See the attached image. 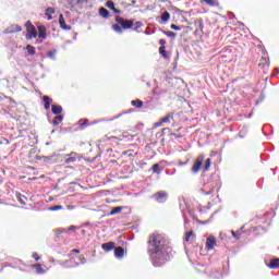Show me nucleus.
I'll return each mask as SVG.
<instances>
[{"label":"nucleus","mask_w":279,"mask_h":279,"mask_svg":"<svg viewBox=\"0 0 279 279\" xmlns=\"http://www.w3.org/2000/svg\"><path fill=\"white\" fill-rule=\"evenodd\" d=\"M204 1V3H206L207 5H210L211 8H217V5H219V2L217 0H202Z\"/></svg>","instance_id":"4be33fe9"},{"label":"nucleus","mask_w":279,"mask_h":279,"mask_svg":"<svg viewBox=\"0 0 279 279\" xmlns=\"http://www.w3.org/2000/svg\"><path fill=\"white\" fill-rule=\"evenodd\" d=\"M162 120H160L159 122H156L155 123V128H161L162 126Z\"/></svg>","instance_id":"79ce46f5"},{"label":"nucleus","mask_w":279,"mask_h":279,"mask_svg":"<svg viewBox=\"0 0 279 279\" xmlns=\"http://www.w3.org/2000/svg\"><path fill=\"white\" fill-rule=\"evenodd\" d=\"M56 156V155H53ZM53 156H50V157H46L48 160H51L53 158Z\"/></svg>","instance_id":"680f3d73"},{"label":"nucleus","mask_w":279,"mask_h":279,"mask_svg":"<svg viewBox=\"0 0 279 279\" xmlns=\"http://www.w3.org/2000/svg\"><path fill=\"white\" fill-rule=\"evenodd\" d=\"M147 252L155 267H162L171 260L169 240L160 233H153L147 242Z\"/></svg>","instance_id":"f257e3e1"},{"label":"nucleus","mask_w":279,"mask_h":279,"mask_svg":"<svg viewBox=\"0 0 279 279\" xmlns=\"http://www.w3.org/2000/svg\"><path fill=\"white\" fill-rule=\"evenodd\" d=\"M258 66L259 69H265V63H259Z\"/></svg>","instance_id":"603ef678"},{"label":"nucleus","mask_w":279,"mask_h":279,"mask_svg":"<svg viewBox=\"0 0 279 279\" xmlns=\"http://www.w3.org/2000/svg\"><path fill=\"white\" fill-rule=\"evenodd\" d=\"M201 223H202L203 226H206V223H210V220L202 221Z\"/></svg>","instance_id":"864d4df0"},{"label":"nucleus","mask_w":279,"mask_h":279,"mask_svg":"<svg viewBox=\"0 0 279 279\" xmlns=\"http://www.w3.org/2000/svg\"><path fill=\"white\" fill-rule=\"evenodd\" d=\"M62 205H54V206H50L48 208V210H50L51 213L56 211V210H62Z\"/></svg>","instance_id":"c756f323"},{"label":"nucleus","mask_w":279,"mask_h":279,"mask_svg":"<svg viewBox=\"0 0 279 279\" xmlns=\"http://www.w3.org/2000/svg\"><path fill=\"white\" fill-rule=\"evenodd\" d=\"M135 27H134V32H140L138 29H141V27H143L142 22H135Z\"/></svg>","instance_id":"c9c22d12"},{"label":"nucleus","mask_w":279,"mask_h":279,"mask_svg":"<svg viewBox=\"0 0 279 279\" xmlns=\"http://www.w3.org/2000/svg\"><path fill=\"white\" fill-rule=\"evenodd\" d=\"M10 104H16V101H14V99L10 98Z\"/></svg>","instance_id":"bf43d9fd"},{"label":"nucleus","mask_w":279,"mask_h":279,"mask_svg":"<svg viewBox=\"0 0 279 279\" xmlns=\"http://www.w3.org/2000/svg\"><path fill=\"white\" fill-rule=\"evenodd\" d=\"M114 119H119V116H117L116 118H111V121H114Z\"/></svg>","instance_id":"69168bd1"},{"label":"nucleus","mask_w":279,"mask_h":279,"mask_svg":"<svg viewBox=\"0 0 279 279\" xmlns=\"http://www.w3.org/2000/svg\"><path fill=\"white\" fill-rule=\"evenodd\" d=\"M210 277L214 279H219V278H221V272H219V270L215 269L214 271H211Z\"/></svg>","instance_id":"c85d7f7f"},{"label":"nucleus","mask_w":279,"mask_h":279,"mask_svg":"<svg viewBox=\"0 0 279 279\" xmlns=\"http://www.w3.org/2000/svg\"><path fill=\"white\" fill-rule=\"evenodd\" d=\"M64 232H68V230L64 229V228H59V229L56 230L57 235L64 234Z\"/></svg>","instance_id":"e433bc0d"},{"label":"nucleus","mask_w":279,"mask_h":279,"mask_svg":"<svg viewBox=\"0 0 279 279\" xmlns=\"http://www.w3.org/2000/svg\"><path fill=\"white\" fill-rule=\"evenodd\" d=\"M205 195H210V192H206Z\"/></svg>","instance_id":"338daca9"},{"label":"nucleus","mask_w":279,"mask_h":279,"mask_svg":"<svg viewBox=\"0 0 279 279\" xmlns=\"http://www.w3.org/2000/svg\"><path fill=\"white\" fill-rule=\"evenodd\" d=\"M167 93H169V90L167 89H155L154 94L155 95H167Z\"/></svg>","instance_id":"7c9ffc66"},{"label":"nucleus","mask_w":279,"mask_h":279,"mask_svg":"<svg viewBox=\"0 0 279 279\" xmlns=\"http://www.w3.org/2000/svg\"><path fill=\"white\" fill-rule=\"evenodd\" d=\"M81 265H86V259L84 257L81 259Z\"/></svg>","instance_id":"3c124183"},{"label":"nucleus","mask_w":279,"mask_h":279,"mask_svg":"<svg viewBox=\"0 0 279 279\" xmlns=\"http://www.w3.org/2000/svg\"><path fill=\"white\" fill-rule=\"evenodd\" d=\"M26 27V40H32L33 38H38V31L36 29V26L32 24V22L27 21L25 24Z\"/></svg>","instance_id":"7ed1b4c3"},{"label":"nucleus","mask_w":279,"mask_h":279,"mask_svg":"<svg viewBox=\"0 0 279 279\" xmlns=\"http://www.w3.org/2000/svg\"><path fill=\"white\" fill-rule=\"evenodd\" d=\"M19 32H23V27H21L19 24H12L5 28L2 34H16Z\"/></svg>","instance_id":"423d86ee"},{"label":"nucleus","mask_w":279,"mask_h":279,"mask_svg":"<svg viewBox=\"0 0 279 279\" xmlns=\"http://www.w3.org/2000/svg\"><path fill=\"white\" fill-rule=\"evenodd\" d=\"M106 8H108L109 10H112L113 14H121V10L117 9V7L114 5V2H112V0H108L106 2Z\"/></svg>","instance_id":"9d476101"},{"label":"nucleus","mask_w":279,"mask_h":279,"mask_svg":"<svg viewBox=\"0 0 279 279\" xmlns=\"http://www.w3.org/2000/svg\"><path fill=\"white\" fill-rule=\"evenodd\" d=\"M150 171H153V173H157V174L162 173V169H160V163H155V165L150 168Z\"/></svg>","instance_id":"6ab92c4d"},{"label":"nucleus","mask_w":279,"mask_h":279,"mask_svg":"<svg viewBox=\"0 0 279 279\" xmlns=\"http://www.w3.org/2000/svg\"><path fill=\"white\" fill-rule=\"evenodd\" d=\"M210 163H211L210 158H207L205 161V165H208L210 167Z\"/></svg>","instance_id":"de8ad7c7"},{"label":"nucleus","mask_w":279,"mask_h":279,"mask_svg":"<svg viewBox=\"0 0 279 279\" xmlns=\"http://www.w3.org/2000/svg\"><path fill=\"white\" fill-rule=\"evenodd\" d=\"M77 157H66V155H64V162L65 165H71L73 162H76Z\"/></svg>","instance_id":"393cba45"},{"label":"nucleus","mask_w":279,"mask_h":279,"mask_svg":"<svg viewBox=\"0 0 279 279\" xmlns=\"http://www.w3.org/2000/svg\"><path fill=\"white\" fill-rule=\"evenodd\" d=\"M162 34H165V36H168V38H177L178 34L173 33L171 31H162Z\"/></svg>","instance_id":"bb28decb"},{"label":"nucleus","mask_w":279,"mask_h":279,"mask_svg":"<svg viewBox=\"0 0 279 279\" xmlns=\"http://www.w3.org/2000/svg\"><path fill=\"white\" fill-rule=\"evenodd\" d=\"M20 204H22L23 206H25V201H22V199L20 198Z\"/></svg>","instance_id":"4d7b16f0"},{"label":"nucleus","mask_w":279,"mask_h":279,"mask_svg":"<svg viewBox=\"0 0 279 279\" xmlns=\"http://www.w3.org/2000/svg\"><path fill=\"white\" fill-rule=\"evenodd\" d=\"M75 226H70L69 229H68V232L71 231V230H75Z\"/></svg>","instance_id":"8fccbe9b"},{"label":"nucleus","mask_w":279,"mask_h":279,"mask_svg":"<svg viewBox=\"0 0 279 279\" xmlns=\"http://www.w3.org/2000/svg\"><path fill=\"white\" fill-rule=\"evenodd\" d=\"M169 19H171V13H169V11H165L161 14V21L162 23H167L169 21Z\"/></svg>","instance_id":"412c9836"},{"label":"nucleus","mask_w":279,"mask_h":279,"mask_svg":"<svg viewBox=\"0 0 279 279\" xmlns=\"http://www.w3.org/2000/svg\"><path fill=\"white\" fill-rule=\"evenodd\" d=\"M202 165H204V157L199 155L192 167V173H199Z\"/></svg>","instance_id":"39448f33"},{"label":"nucleus","mask_w":279,"mask_h":279,"mask_svg":"<svg viewBox=\"0 0 279 279\" xmlns=\"http://www.w3.org/2000/svg\"><path fill=\"white\" fill-rule=\"evenodd\" d=\"M44 101V108L45 110H49L51 108V102L53 101L49 96H44L43 97Z\"/></svg>","instance_id":"4468645a"},{"label":"nucleus","mask_w":279,"mask_h":279,"mask_svg":"<svg viewBox=\"0 0 279 279\" xmlns=\"http://www.w3.org/2000/svg\"><path fill=\"white\" fill-rule=\"evenodd\" d=\"M275 71H276L277 75H279V69L276 68Z\"/></svg>","instance_id":"052dcab7"},{"label":"nucleus","mask_w":279,"mask_h":279,"mask_svg":"<svg viewBox=\"0 0 279 279\" xmlns=\"http://www.w3.org/2000/svg\"><path fill=\"white\" fill-rule=\"evenodd\" d=\"M170 136H173L174 138H182V135H178L175 133H171Z\"/></svg>","instance_id":"c03bdc74"},{"label":"nucleus","mask_w":279,"mask_h":279,"mask_svg":"<svg viewBox=\"0 0 279 279\" xmlns=\"http://www.w3.org/2000/svg\"><path fill=\"white\" fill-rule=\"evenodd\" d=\"M116 23L112 29L116 34H123V29H132L134 27V20H125L121 16H116Z\"/></svg>","instance_id":"f03ea898"},{"label":"nucleus","mask_w":279,"mask_h":279,"mask_svg":"<svg viewBox=\"0 0 279 279\" xmlns=\"http://www.w3.org/2000/svg\"><path fill=\"white\" fill-rule=\"evenodd\" d=\"M69 157H70V158H77V153L72 151V153L65 155V158H69Z\"/></svg>","instance_id":"58836bf2"},{"label":"nucleus","mask_w":279,"mask_h":279,"mask_svg":"<svg viewBox=\"0 0 279 279\" xmlns=\"http://www.w3.org/2000/svg\"><path fill=\"white\" fill-rule=\"evenodd\" d=\"M98 13L102 19H109L110 16V11L104 7L99 8Z\"/></svg>","instance_id":"2eb2a0df"},{"label":"nucleus","mask_w":279,"mask_h":279,"mask_svg":"<svg viewBox=\"0 0 279 279\" xmlns=\"http://www.w3.org/2000/svg\"><path fill=\"white\" fill-rule=\"evenodd\" d=\"M161 123H169L171 120H173V113H168L166 117L161 118Z\"/></svg>","instance_id":"b1692460"},{"label":"nucleus","mask_w":279,"mask_h":279,"mask_svg":"<svg viewBox=\"0 0 279 279\" xmlns=\"http://www.w3.org/2000/svg\"><path fill=\"white\" fill-rule=\"evenodd\" d=\"M59 25L61 29H64V32H71V25H66V21L64 20V15H59Z\"/></svg>","instance_id":"6e6552de"},{"label":"nucleus","mask_w":279,"mask_h":279,"mask_svg":"<svg viewBox=\"0 0 279 279\" xmlns=\"http://www.w3.org/2000/svg\"><path fill=\"white\" fill-rule=\"evenodd\" d=\"M244 229H245V226L241 227L240 232H243Z\"/></svg>","instance_id":"e2e57ef3"},{"label":"nucleus","mask_w":279,"mask_h":279,"mask_svg":"<svg viewBox=\"0 0 279 279\" xmlns=\"http://www.w3.org/2000/svg\"><path fill=\"white\" fill-rule=\"evenodd\" d=\"M151 199H155L157 204H165L169 199V193L159 191L151 196Z\"/></svg>","instance_id":"20e7f679"},{"label":"nucleus","mask_w":279,"mask_h":279,"mask_svg":"<svg viewBox=\"0 0 279 279\" xmlns=\"http://www.w3.org/2000/svg\"><path fill=\"white\" fill-rule=\"evenodd\" d=\"M183 218H184V223H185V226H186V223H189V220H187L186 217H184V216H183Z\"/></svg>","instance_id":"13d9d810"},{"label":"nucleus","mask_w":279,"mask_h":279,"mask_svg":"<svg viewBox=\"0 0 279 279\" xmlns=\"http://www.w3.org/2000/svg\"><path fill=\"white\" fill-rule=\"evenodd\" d=\"M231 234L233 236V239H241V231H231Z\"/></svg>","instance_id":"2f4dec72"},{"label":"nucleus","mask_w":279,"mask_h":279,"mask_svg":"<svg viewBox=\"0 0 279 279\" xmlns=\"http://www.w3.org/2000/svg\"><path fill=\"white\" fill-rule=\"evenodd\" d=\"M210 169V166L208 163H205L204 171H208Z\"/></svg>","instance_id":"a18cd8bd"},{"label":"nucleus","mask_w":279,"mask_h":279,"mask_svg":"<svg viewBox=\"0 0 279 279\" xmlns=\"http://www.w3.org/2000/svg\"><path fill=\"white\" fill-rule=\"evenodd\" d=\"M170 29H174V32H180V29H182V27L175 25V24H171L170 25Z\"/></svg>","instance_id":"4c0bfd02"},{"label":"nucleus","mask_w":279,"mask_h":279,"mask_svg":"<svg viewBox=\"0 0 279 279\" xmlns=\"http://www.w3.org/2000/svg\"><path fill=\"white\" fill-rule=\"evenodd\" d=\"M124 254H125V250L122 246H118L114 248L116 258H123Z\"/></svg>","instance_id":"ddd939ff"},{"label":"nucleus","mask_w":279,"mask_h":279,"mask_svg":"<svg viewBox=\"0 0 279 279\" xmlns=\"http://www.w3.org/2000/svg\"><path fill=\"white\" fill-rule=\"evenodd\" d=\"M33 258L35 260H40V257L38 256V253H33Z\"/></svg>","instance_id":"a19ab883"},{"label":"nucleus","mask_w":279,"mask_h":279,"mask_svg":"<svg viewBox=\"0 0 279 279\" xmlns=\"http://www.w3.org/2000/svg\"><path fill=\"white\" fill-rule=\"evenodd\" d=\"M269 269H278L279 268V258L270 259L269 264H266Z\"/></svg>","instance_id":"f8f14e48"},{"label":"nucleus","mask_w":279,"mask_h":279,"mask_svg":"<svg viewBox=\"0 0 279 279\" xmlns=\"http://www.w3.org/2000/svg\"><path fill=\"white\" fill-rule=\"evenodd\" d=\"M122 210H123V207H121V206L113 207L111 209V211L109 213V217H112L114 215H119V213H121Z\"/></svg>","instance_id":"f3484780"},{"label":"nucleus","mask_w":279,"mask_h":279,"mask_svg":"<svg viewBox=\"0 0 279 279\" xmlns=\"http://www.w3.org/2000/svg\"><path fill=\"white\" fill-rule=\"evenodd\" d=\"M69 267H80V263H75V265Z\"/></svg>","instance_id":"6e6d98bb"},{"label":"nucleus","mask_w":279,"mask_h":279,"mask_svg":"<svg viewBox=\"0 0 279 279\" xmlns=\"http://www.w3.org/2000/svg\"><path fill=\"white\" fill-rule=\"evenodd\" d=\"M84 0H71L72 8H75V5H80V3H83Z\"/></svg>","instance_id":"f704fd0d"},{"label":"nucleus","mask_w":279,"mask_h":279,"mask_svg":"<svg viewBox=\"0 0 279 279\" xmlns=\"http://www.w3.org/2000/svg\"><path fill=\"white\" fill-rule=\"evenodd\" d=\"M78 123H80V125L84 126V125H87L88 120H86V119L85 120H80Z\"/></svg>","instance_id":"ea45409f"},{"label":"nucleus","mask_w":279,"mask_h":279,"mask_svg":"<svg viewBox=\"0 0 279 279\" xmlns=\"http://www.w3.org/2000/svg\"><path fill=\"white\" fill-rule=\"evenodd\" d=\"M101 247L104 252H112V250H114V242L102 243Z\"/></svg>","instance_id":"9b49d317"},{"label":"nucleus","mask_w":279,"mask_h":279,"mask_svg":"<svg viewBox=\"0 0 279 279\" xmlns=\"http://www.w3.org/2000/svg\"><path fill=\"white\" fill-rule=\"evenodd\" d=\"M193 236V231H189L185 233L184 241L189 242L191 241V238Z\"/></svg>","instance_id":"72a5a7b5"},{"label":"nucleus","mask_w":279,"mask_h":279,"mask_svg":"<svg viewBox=\"0 0 279 279\" xmlns=\"http://www.w3.org/2000/svg\"><path fill=\"white\" fill-rule=\"evenodd\" d=\"M57 53H58V50L52 49V50L47 52L46 57L49 58L50 60H56Z\"/></svg>","instance_id":"aec40b11"},{"label":"nucleus","mask_w":279,"mask_h":279,"mask_svg":"<svg viewBox=\"0 0 279 279\" xmlns=\"http://www.w3.org/2000/svg\"><path fill=\"white\" fill-rule=\"evenodd\" d=\"M47 16H48V17H47L48 21H51V20L53 19V16H52L51 14H48Z\"/></svg>","instance_id":"5fc2aeb1"},{"label":"nucleus","mask_w":279,"mask_h":279,"mask_svg":"<svg viewBox=\"0 0 279 279\" xmlns=\"http://www.w3.org/2000/svg\"><path fill=\"white\" fill-rule=\"evenodd\" d=\"M37 29H38V33H37L38 38H41L43 40L47 39V27H45V25H39Z\"/></svg>","instance_id":"1a4fd4ad"},{"label":"nucleus","mask_w":279,"mask_h":279,"mask_svg":"<svg viewBox=\"0 0 279 279\" xmlns=\"http://www.w3.org/2000/svg\"><path fill=\"white\" fill-rule=\"evenodd\" d=\"M180 166H181V167H184V162H181Z\"/></svg>","instance_id":"774afa93"},{"label":"nucleus","mask_w":279,"mask_h":279,"mask_svg":"<svg viewBox=\"0 0 279 279\" xmlns=\"http://www.w3.org/2000/svg\"><path fill=\"white\" fill-rule=\"evenodd\" d=\"M51 110H52V114H56V116L62 114V106L60 105H52Z\"/></svg>","instance_id":"dca6fc26"},{"label":"nucleus","mask_w":279,"mask_h":279,"mask_svg":"<svg viewBox=\"0 0 279 279\" xmlns=\"http://www.w3.org/2000/svg\"><path fill=\"white\" fill-rule=\"evenodd\" d=\"M159 53L165 59L169 58V54H167V48L165 46L159 47Z\"/></svg>","instance_id":"cd10ccee"},{"label":"nucleus","mask_w":279,"mask_h":279,"mask_svg":"<svg viewBox=\"0 0 279 279\" xmlns=\"http://www.w3.org/2000/svg\"><path fill=\"white\" fill-rule=\"evenodd\" d=\"M159 45H160L161 47H165V45H167V40L160 39V40H159Z\"/></svg>","instance_id":"37998d69"},{"label":"nucleus","mask_w":279,"mask_h":279,"mask_svg":"<svg viewBox=\"0 0 279 279\" xmlns=\"http://www.w3.org/2000/svg\"><path fill=\"white\" fill-rule=\"evenodd\" d=\"M26 51L28 52V56H36V48L32 45L26 46Z\"/></svg>","instance_id":"5701e85b"},{"label":"nucleus","mask_w":279,"mask_h":279,"mask_svg":"<svg viewBox=\"0 0 279 279\" xmlns=\"http://www.w3.org/2000/svg\"><path fill=\"white\" fill-rule=\"evenodd\" d=\"M72 252H73V254H80V250H77V248H73Z\"/></svg>","instance_id":"09e8293b"},{"label":"nucleus","mask_w":279,"mask_h":279,"mask_svg":"<svg viewBox=\"0 0 279 279\" xmlns=\"http://www.w3.org/2000/svg\"><path fill=\"white\" fill-rule=\"evenodd\" d=\"M215 245H217V239L213 235L208 236L206 241V250H214Z\"/></svg>","instance_id":"0eeeda50"},{"label":"nucleus","mask_w":279,"mask_h":279,"mask_svg":"<svg viewBox=\"0 0 279 279\" xmlns=\"http://www.w3.org/2000/svg\"><path fill=\"white\" fill-rule=\"evenodd\" d=\"M131 105L134 106L135 108H143V100L141 99L132 100Z\"/></svg>","instance_id":"a878e982"},{"label":"nucleus","mask_w":279,"mask_h":279,"mask_svg":"<svg viewBox=\"0 0 279 279\" xmlns=\"http://www.w3.org/2000/svg\"><path fill=\"white\" fill-rule=\"evenodd\" d=\"M64 121L63 116H56L52 120V125H60Z\"/></svg>","instance_id":"a211bd4d"},{"label":"nucleus","mask_w":279,"mask_h":279,"mask_svg":"<svg viewBox=\"0 0 279 279\" xmlns=\"http://www.w3.org/2000/svg\"><path fill=\"white\" fill-rule=\"evenodd\" d=\"M81 234H86V230H82V231H81Z\"/></svg>","instance_id":"0e129e2a"},{"label":"nucleus","mask_w":279,"mask_h":279,"mask_svg":"<svg viewBox=\"0 0 279 279\" xmlns=\"http://www.w3.org/2000/svg\"><path fill=\"white\" fill-rule=\"evenodd\" d=\"M49 14H56V9L52 7H48L46 9V15H49Z\"/></svg>","instance_id":"473e14b6"},{"label":"nucleus","mask_w":279,"mask_h":279,"mask_svg":"<svg viewBox=\"0 0 279 279\" xmlns=\"http://www.w3.org/2000/svg\"><path fill=\"white\" fill-rule=\"evenodd\" d=\"M37 274H45V270L39 267V268L37 269Z\"/></svg>","instance_id":"49530a36"}]
</instances>
